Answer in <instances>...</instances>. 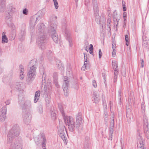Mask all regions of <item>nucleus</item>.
Wrapping results in <instances>:
<instances>
[{
    "mask_svg": "<svg viewBox=\"0 0 149 149\" xmlns=\"http://www.w3.org/2000/svg\"><path fill=\"white\" fill-rule=\"evenodd\" d=\"M54 79V83L55 84L56 86L58 88L59 87V85L58 84L57 81V78L56 77H54V76L53 77Z\"/></svg>",
    "mask_w": 149,
    "mask_h": 149,
    "instance_id": "nucleus-26",
    "label": "nucleus"
},
{
    "mask_svg": "<svg viewBox=\"0 0 149 149\" xmlns=\"http://www.w3.org/2000/svg\"><path fill=\"white\" fill-rule=\"evenodd\" d=\"M33 77H28V79L26 80L27 84H30L32 81Z\"/></svg>",
    "mask_w": 149,
    "mask_h": 149,
    "instance_id": "nucleus-27",
    "label": "nucleus"
},
{
    "mask_svg": "<svg viewBox=\"0 0 149 149\" xmlns=\"http://www.w3.org/2000/svg\"><path fill=\"white\" fill-rule=\"evenodd\" d=\"M12 76L11 75H8L3 79V82L5 83H7L12 79Z\"/></svg>",
    "mask_w": 149,
    "mask_h": 149,
    "instance_id": "nucleus-23",
    "label": "nucleus"
},
{
    "mask_svg": "<svg viewBox=\"0 0 149 149\" xmlns=\"http://www.w3.org/2000/svg\"><path fill=\"white\" fill-rule=\"evenodd\" d=\"M93 85L95 88H96L97 86V84L96 81L95 80H93L92 81Z\"/></svg>",
    "mask_w": 149,
    "mask_h": 149,
    "instance_id": "nucleus-41",
    "label": "nucleus"
},
{
    "mask_svg": "<svg viewBox=\"0 0 149 149\" xmlns=\"http://www.w3.org/2000/svg\"><path fill=\"white\" fill-rule=\"evenodd\" d=\"M16 10V8L14 7H11L10 11L12 12H14Z\"/></svg>",
    "mask_w": 149,
    "mask_h": 149,
    "instance_id": "nucleus-45",
    "label": "nucleus"
},
{
    "mask_svg": "<svg viewBox=\"0 0 149 149\" xmlns=\"http://www.w3.org/2000/svg\"><path fill=\"white\" fill-rule=\"evenodd\" d=\"M76 120L75 126L77 127L78 128L83 123V120L80 113H79L77 115Z\"/></svg>",
    "mask_w": 149,
    "mask_h": 149,
    "instance_id": "nucleus-13",
    "label": "nucleus"
},
{
    "mask_svg": "<svg viewBox=\"0 0 149 149\" xmlns=\"http://www.w3.org/2000/svg\"><path fill=\"white\" fill-rule=\"evenodd\" d=\"M139 146L141 148V149H145V148L144 147L145 143L144 142L143 139L140 137V138L139 140Z\"/></svg>",
    "mask_w": 149,
    "mask_h": 149,
    "instance_id": "nucleus-19",
    "label": "nucleus"
},
{
    "mask_svg": "<svg viewBox=\"0 0 149 149\" xmlns=\"http://www.w3.org/2000/svg\"><path fill=\"white\" fill-rule=\"evenodd\" d=\"M114 126V122L111 121L110 123V129H113Z\"/></svg>",
    "mask_w": 149,
    "mask_h": 149,
    "instance_id": "nucleus-38",
    "label": "nucleus"
},
{
    "mask_svg": "<svg viewBox=\"0 0 149 149\" xmlns=\"http://www.w3.org/2000/svg\"><path fill=\"white\" fill-rule=\"evenodd\" d=\"M36 66L35 64L32 65L31 67L27 74L28 77H33V79H34L36 76Z\"/></svg>",
    "mask_w": 149,
    "mask_h": 149,
    "instance_id": "nucleus-11",
    "label": "nucleus"
},
{
    "mask_svg": "<svg viewBox=\"0 0 149 149\" xmlns=\"http://www.w3.org/2000/svg\"><path fill=\"white\" fill-rule=\"evenodd\" d=\"M20 130L19 126L17 125H14L12 129L10 131L8 135L7 143L9 144L8 146H10L13 144H14L16 142H19L22 143L19 141H16L14 143H12L13 139L14 138L18 136L20 134Z\"/></svg>",
    "mask_w": 149,
    "mask_h": 149,
    "instance_id": "nucleus-2",
    "label": "nucleus"
},
{
    "mask_svg": "<svg viewBox=\"0 0 149 149\" xmlns=\"http://www.w3.org/2000/svg\"><path fill=\"white\" fill-rule=\"evenodd\" d=\"M25 34V31L24 29L22 30L19 34V39L21 41L23 40L24 38Z\"/></svg>",
    "mask_w": 149,
    "mask_h": 149,
    "instance_id": "nucleus-20",
    "label": "nucleus"
},
{
    "mask_svg": "<svg viewBox=\"0 0 149 149\" xmlns=\"http://www.w3.org/2000/svg\"><path fill=\"white\" fill-rule=\"evenodd\" d=\"M117 77L116 75H115L114 77V82H115L117 80Z\"/></svg>",
    "mask_w": 149,
    "mask_h": 149,
    "instance_id": "nucleus-59",
    "label": "nucleus"
},
{
    "mask_svg": "<svg viewBox=\"0 0 149 149\" xmlns=\"http://www.w3.org/2000/svg\"><path fill=\"white\" fill-rule=\"evenodd\" d=\"M93 98L95 102L97 103L100 101V97L98 91H95L93 93Z\"/></svg>",
    "mask_w": 149,
    "mask_h": 149,
    "instance_id": "nucleus-16",
    "label": "nucleus"
},
{
    "mask_svg": "<svg viewBox=\"0 0 149 149\" xmlns=\"http://www.w3.org/2000/svg\"><path fill=\"white\" fill-rule=\"evenodd\" d=\"M112 65L113 69H116L118 67L117 62L116 61H113Z\"/></svg>",
    "mask_w": 149,
    "mask_h": 149,
    "instance_id": "nucleus-25",
    "label": "nucleus"
},
{
    "mask_svg": "<svg viewBox=\"0 0 149 149\" xmlns=\"http://www.w3.org/2000/svg\"><path fill=\"white\" fill-rule=\"evenodd\" d=\"M46 105L48 106L49 105V104L50 102V99L49 98L47 97L45 99Z\"/></svg>",
    "mask_w": 149,
    "mask_h": 149,
    "instance_id": "nucleus-28",
    "label": "nucleus"
},
{
    "mask_svg": "<svg viewBox=\"0 0 149 149\" xmlns=\"http://www.w3.org/2000/svg\"><path fill=\"white\" fill-rule=\"evenodd\" d=\"M25 77L24 75H19V77L20 79H23Z\"/></svg>",
    "mask_w": 149,
    "mask_h": 149,
    "instance_id": "nucleus-49",
    "label": "nucleus"
},
{
    "mask_svg": "<svg viewBox=\"0 0 149 149\" xmlns=\"http://www.w3.org/2000/svg\"><path fill=\"white\" fill-rule=\"evenodd\" d=\"M63 88L64 91V95L67 96L68 94V87L69 86V81L67 77H65L63 79Z\"/></svg>",
    "mask_w": 149,
    "mask_h": 149,
    "instance_id": "nucleus-9",
    "label": "nucleus"
},
{
    "mask_svg": "<svg viewBox=\"0 0 149 149\" xmlns=\"http://www.w3.org/2000/svg\"><path fill=\"white\" fill-rule=\"evenodd\" d=\"M57 17L54 15H52L50 17L49 23V31L53 40L56 43L58 41V36L56 30L57 26Z\"/></svg>",
    "mask_w": 149,
    "mask_h": 149,
    "instance_id": "nucleus-1",
    "label": "nucleus"
},
{
    "mask_svg": "<svg viewBox=\"0 0 149 149\" xmlns=\"http://www.w3.org/2000/svg\"><path fill=\"white\" fill-rule=\"evenodd\" d=\"M12 16L9 13H7L6 15L5 20L7 22L9 21L11 22V20Z\"/></svg>",
    "mask_w": 149,
    "mask_h": 149,
    "instance_id": "nucleus-21",
    "label": "nucleus"
},
{
    "mask_svg": "<svg viewBox=\"0 0 149 149\" xmlns=\"http://www.w3.org/2000/svg\"><path fill=\"white\" fill-rule=\"evenodd\" d=\"M92 2L94 10H96L95 14V18L97 22H99L101 24V20L100 18L99 14L97 11L98 7V3L97 0H92ZM90 1L89 0H85V5L86 6H88L89 5Z\"/></svg>",
    "mask_w": 149,
    "mask_h": 149,
    "instance_id": "nucleus-5",
    "label": "nucleus"
},
{
    "mask_svg": "<svg viewBox=\"0 0 149 149\" xmlns=\"http://www.w3.org/2000/svg\"><path fill=\"white\" fill-rule=\"evenodd\" d=\"M19 68H20V70H19V72L20 73L24 72V68L23 66L22 65H19Z\"/></svg>",
    "mask_w": 149,
    "mask_h": 149,
    "instance_id": "nucleus-36",
    "label": "nucleus"
},
{
    "mask_svg": "<svg viewBox=\"0 0 149 149\" xmlns=\"http://www.w3.org/2000/svg\"><path fill=\"white\" fill-rule=\"evenodd\" d=\"M51 116L53 119H54L56 118V114L54 112H52V113Z\"/></svg>",
    "mask_w": 149,
    "mask_h": 149,
    "instance_id": "nucleus-35",
    "label": "nucleus"
},
{
    "mask_svg": "<svg viewBox=\"0 0 149 149\" xmlns=\"http://www.w3.org/2000/svg\"><path fill=\"white\" fill-rule=\"evenodd\" d=\"M38 111L39 113H41L43 112V109L42 106H40L38 108Z\"/></svg>",
    "mask_w": 149,
    "mask_h": 149,
    "instance_id": "nucleus-32",
    "label": "nucleus"
},
{
    "mask_svg": "<svg viewBox=\"0 0 149 149\" xmlns=\"http://www.w3.org/2000/svg\"><path fill=\"white\" fill-rule=\"evenodd\" d=\"M6 0H0V12H3L5 10Z\"/></svg>",
    "mask_w": 149,
    "mask_h": 149,
    "instance_id": "nucleus-17",
    "label": "nucleus"
},
{
    "mask_svg": "<svg viewBox=\"0 0 149 149\" xmlns=\"http://www.w3.org/2000/svg\"><path fill=\"white\" fill-rule=\"evenodd\" d=\"M114 70V71H115V72H114L115 75L116 76L118 74V71H117V70H116V69H115Z\"/></svg>",
    "mask_w": 149,
    "mask_h": 149,
    "instance_id": "nucleus-58",
    "label": "nucleus"
},
{
    "mask_svg": "<svg viewBox=\"0 0 149 149\" xmlns=\"http://www.w3.org/2000/svg\"><path fill=\"white\" fill-rule=\"evenodd\" d=\"M84 60L86 58L87 59L88 58V55L86 53H84Z\"/></svg>",
    "mask_w": 149,
    "mask_h": 149,
    "instance_id": "nucleus-47",
    "label": "nucleus"
},
{
    "mask_svg": "<svg viewBox=\"0 0 149 149\" xmlns=\"http://www.w3.org/2000/svg\"><path fill=\"white\" fill-rule=\"evenodd\" d=\"M125 41L129 40V38L128 37V35H126L125 36Z\"/></svg>",
    "mask_w": 149,
    "mask_h": 149,
    "instance_id": "nucleus-53",
    "label": "nucleus"
},
{
    "mask_svg": "<svg viewBox=\"0 0 149 149\" xmlns=\"http://www.w3.org/2000/svg\"><path fill=\"white\" fill-rule=\"evenodd\" d=\"M39 138L38 137H36L34 139V140L36 142H39L40 140H39Z\"/></svg>",
    "mask_w": 149,
    "mask_h": 149,
    "instance_id": "nucleus-46",
    "label": "nucleus"
},
{
    "mask_svg": "<svg viewBox=\"0 0 149 149\" xmlns=\"http://www.w3.org/2000/svg\"><path fill=\"white\" fill-rule=\"evenodd\" d=\"M65 34L66 39L69 42V45L70 47H72L73 45V43L72 41V38L70 36V33L68 31H66L65 32Z\"/></svg>",
    "mask_w": 149,
    "mask_h": 149,
    "instance_id": "nucleus-15",
    "label": "nucleus"
},
{
    "mask_svg": "<svg viewBox=\"0 0 149 149\" xmlns=\"http://www.w3.org/2000/svg\"><path fill=\"white\" fill-rule=\"evenodd\" d=\"M47 41L46 36H42L38 39L37 42L40 48L42 50H44L46 48V45Z\"/></svg>",
    "mask_w": 149,
    "mask_h": 149,
    "instance_id": "nucleus-7",
    "label": "nucleus"
},
{
    "mask_svg": "<svg viewBox=\"0 0 149 149\" xmlns=\"http://www.w3.org/2000/svg\"><path fill=\"white\" fill-rule=\"evenodd\" d=\"M55 7L56 9H57L58 8V5L57 0H53Z\"/></svg>",
    "mask_w": 149,
    "mask_h": 149,
    "instance_id": "nucleus-29",
    "label": "nucleus"
},
{
    "mask_svg": "<svg viewBox=\"0 0 149 149\" xmlns=\"http://www.w3.org/2000/svg\"><path fill=\"white\" fill-rule=\"evenodd\" d=\"M47 54H49V55H50L52 54V52L51 51H48Z\"/></svg>",
    "mask_w": 149,
    "mask_h": 149,
    "instance_id": "nucleus-60",
    "label": "nucleus"
},
{
    "mask_svg": "<svg viewBox=\"0 0 149 149\" xmlns=\"http://www.w3.org/2000/svg\"><path fill=\"white\" fill-rule=\"evenodd\" d=\"M86 66L84 65L81 68V70H84L86 69Z\"/></svg>",
    "mask_w": 149,
    "mask_h": 149,
    "instance_id": "nucleus-57",
    "label": "nucleus"
},
{
    "mask_svg": "<svg viewBox=\"0 0 149 149\" xmlns=\"http://www.w3.org/2000/svg\"><path fill=\"white\" fill-rule=\"evenodd\" d=\"M25 15H27L28 14V10L26 8L24 9L22 12Z\"/></svg>",
    "mask_w": 149,
    "mask_h": 149,
    "instance_id": "nucleus-34",
    "label": "nucleus"
},
{
    "mask_svg": "<svg viewBox=\"0 0 149 149\" xmlns=\"http://www.w3.org/2000/svg\"><path fill=\"white\" fill-rule=\"evenodd\" d=\"M113 129H110V136H111V140H112L111 136L113 133Z\"/></svg>",
    "mask_w": 149,
    "mask_h": 149,
    "instance_id": "nucleus-42",
    "label": "nucleus"
},
{
    "mask_svg": "<svg viewBox=\"0 0 149 149\" xmlns=\"http://www.w3.org/2000/svg\"><path fill=\"white\" fill-rule=\"evenodd\" d=\"M111 22V20L110 19H109L107 21V26L110 29V28L111 26V24H110V23Z\"/></svg>",
    "mask_w": 149,
    "mask_h": 149,
    "instance_id": "nucleus-37",
    "label": "nucleus"
},
{
    "mask_svg": "<svg viewBox=\"0 0 149 149\" xmlns=\"http://www.w3.org/2000/svg\"><path fill=\"white\" fill-rule=\"evenodd\" d=\"M31 102L29 100H25L22 104L21 107L23 110H29V109L31 107Z\"/></svg>",
    "mask_w": 149,
    "mask_h": 149,
    "instance_id": "nucleus-10",
    "label": "nucleus"
},
{
    "mask_svg": "<svg viewBox=\"0 0 149 149\" xmlns=\"http://www.w3.org/2000/svg\"><path fill=\"white\" fill-rule=\"evenodd\" d=\"M7 112V107L6 106H3L1 109L0 112V120L4 121L5 119L6 115Z\"/></svg>",
    "mask_w": 149,
    "mask_h": 149,
    "instance_id": "nucleus-12",
    "label": "nucleus"
},
{
    "mask_svg": "<svg viewBox=\"0 0 149 149\" xmlns=\"http://www.w3.org/2000/svg\"><path fill=\"white\" fill-rule=\"evenodd\" d=\"M3 69L1 68H0V74L3 72Z\"/></svg>",
    "mask_w": 149,
    "mask_h": 149,
    "instance_id": "nucleus-62",
    "label": "nucleus"
},
{
    "mask_svg": "<svg viewBox=\"0 0 149 149\" xmlns=\"http://www.w3.org/2000/svg\"><path fill=\"white\" fill-rule=\"evenodd\" d=\"M127 20L126 19H124V24H126Z\"/></svg>",
    "mask_w": 149,
    "mask_h": 149,
    "instance_id": "nucleus-64",
    "label": "nucleus"
},
{
    "mask_svg": "<svg viewBox=\"0 0 149 149\" xmlns=\"http://www.w3.org/2000/svg\"><path fill=\"white\" fill-rule=\"evenodd\" d=\"M40 95V91H37L36 92L34 100L35 102H37L39 98Z\"/></svg>",
    "mask_w": 149,
    "mask_h": 149,
    "instance_id": "nucleus-22",
    "label": "nucleus"
},
{
    "mask_svg": "<svg viewBox=\"0 0 149 149\" xmlns=\"http://www.w3.org/2000/svg\"><path fill=\"white\" fill-rule=\"evenodd\" d=\"M59 125L58 127V132L60 136L63 141H65L66 139V131L65 129V126L63 125L62 123L59 121Z\"/></svg>",
    "mask_w": 149,
    "mask_h": 149,
    "instance_id": "nucleus-6",
    "label": "nucleus"
},
{
    "mask_svg": "<svg viewBox=\"0 0 149 149\" xmlns=\"http://www.w3.org/2000/svg\"><path fill=\"white\" fill-rule=\"evenodd\" d=\"M116 54V51L115 49H113V52H112V55L113 57L115 56Z\"/></svg>",
    "mask_w": 149,
    "mask_h": 149,
    "instance_id": "nucleus-44",
    "label": "nucleus"
},
{
    "mask_svg": "<svg viewBox=\"0 0 149 149\" xmlns=\"http://www.w3.org/2000/svg\"><path fill=\"white\" fill-rule=\"evenodd\" d=\"M126 10V8L125 6H123V11H125Z\"/></svg>",
    "mask_w": 149,
    "mask_h": 149,
    "instance_id": "nucleus-61",
    "label": "nucleus"
},
{
    "mask_svg": "<svg viewBox=\"0 0 149 149\" xmlns=\"http://www.w3.org/2000/svg\"><path fill=\"white\" fill-rule=\"evenodd\" d=\"M127 16V13L126 12H124L123 14V18L125 19Z\"/></svg>",
    "mask_w": 149,
    "mask_h": 149,
    "instance_id": "nucleus-56",
    "label": "nucleus"
},
{
    "mask_svg": "<svg viewBox=\"0 0 149 149\" xmlns=\"http://www.w3.org/2000/svg\"><path fill=\"white\" fill-rule=\"evenodd\" d=\"M42 138L43 139V141L42 143V147L43 149H45V143L46 141L45 136H44L42 135Z\"/></svg>",
    "mask_w": 149,
    "mask_h": 149,
    "instance_id": "nucleus-24",
    "label": "nucleus"
},
{
    "mask_svg": "<svg viewBox=\"0 0 149 149\" xmlns=\"http://www.w3.org/2000/svg\"><path fill=\"white\" fill-rule=\"evenodd\" d=\"M145 134L146 137L147 139H149V130L148 129H147L146 130H145Z\"/></svg>",
    "mask_w": 149,
    "mask_h": 149,
    "instance_id": "nucleus-31",
    "label": "nucleus"
},
{
    "mask_svg": "<svg viewBox=\"0 0 149 149\" xmlns=\"http://www.w3.org/2000/svg\"><path fill=\"white\" fill-rule=\"evenodd\" d=\"M10 149H23L21 144L19 142H16L10 146Z\"/></svg>",
    "mask_w": 149,
    "mask_h": 149,
    "instance_id": "nucleus-14",
    "label": "nucleus"
},
{
    "mask_svg": "<svg viewBox=\"0 0 149 149\" xmlns=\"http://www.w3.org/2000/svg\"><path fill=\"white\" fill-rule=\"evenodd\" d=\"M87 60L86 58L84 60V65L86 66V67L87 66Z\"/></svg>",
    "mask_w": 149,
    "mask_h": 149,
    "instance_id": "nucleus-54",
    "label": "nucleus"
},
{
    "mask_svg": "<svg viewBox=\"0 0 149 149\" xmlns=\"http://www.w3.org/2000/svg\"><path fill=\"white\" fill-rule=\"evenodd\" d=\"M38 13L40 15L36 14L33 16L31 18L30 24L31 28L34 27L36 23L37 20L40 19L41 16L45 14L46 10L45 9H42L40 10Z\"/></svg>",
    "mask_w": 149,
    "mask_h": 149,
    "instance_id": "nucleus-4",
    "label": "nucleus"
},
{
    "mask_svg": "<svg viewBox=\"0 0 149 149\" xmlns=\"http://www.w3.org/2000/svg\"><path fill=\"white\" fill-rule=\"evenodd\" d=\"M6 32H4L2 33V43H7L8 42V39L7 37L5 35Z\"/></svg>",
    "mask_w": 149,
    "mask_h": 149,
    "instance_id": "nucleus-18",
    "label": "nucleus"
},
{
    "mask_svg": "<svg viewBox=\"0 0 149 149\" xmlns=\"http://www.w3.org/2000/svg\"><path fill=\"white\" fill-rule=\"evenodd\" d=\"M10 101L9 100H7L5 102L6 105H9L10 104Z\"/></svg>",
    "mask_w": 149,
    "mask_h": 149,
    "instance_id": "nucleus-55",
    "label": "nucleus"
},
{
    "mask_svg": "<svg viewBox=\"0 0 149 149\" xmlns=\"http://www.w3.org/2000/svg\"><path fill=\"white\" fill-rule=\"evenodd\" d=\"M112 45L113 49H115L116 48V44L114 41H112Z\"/></svg>",
    "mask_w": 149,
    "mask_h": 149,
    "instance_id": "nucleus-39",
    "label": "nucleus"
},
{
    "mask_svg": "<svg viewBox=\"0 0 149 149\" xmlns=\"http://www.w3.org/2000/svg\"><path fill=\"white\" fill-rule=\"evenodd\" d=\"M102 55V53L101 52V50L100 49H99V56L100 58H101Z\"/></svg>",
    "mask_w": 149,
    "mask_h": 149,
    "instance_id": "nucleus-43",
    "label": "nucleus"
},
{
    "mask_svg": "<svg viewBox=\"0 0 149 149\" xmlns=\"http://www.w3.org/2000/svg\"><path fill=\"white\" fill-rule=\"evenodd\" d=\"M103 105L104 107L106 109H107V106L106 105V103L105 101L104 100V102H103Z\"/></svg>",
    "mask_w": 149,
    "mask_h": 149,
    "instance_id": "nucleus-52",
    "label": "nucleus"
},
{
    "mask_svg": "<svg viewBox=\"0 0 149 149\" xmlns=\"http://www.w3.org/2000/svg\"><path fill=\"white\" fill-rule=\"evenodd\" d=\"M11 29L13 31V32L14 33L16 32V28L14 24H12L11 26Z\"/></svg>",
    "mask_w": 149,
    "mask_h": 149,
    "instance_id": "nucleus-30",
    "label": "nucleus"
},
{
    "mask_svg": "<svg viewBox=\"0 0 149 149\" xmlns=\"http://www.w3.org/2000/svg\"><path fill=\"white\" fill-rule=\"evenodd\" d=\"M129 40L126 41V45L128 46L129 45Z\"/></svg>",
    "mask_w": 149,
    "mask_h": 149,
    "instance_id": "nucleus-63",
    "label": "nucleus"
},
{
    "mask_svg": "<svg viewBox=\"0 0 149 149\" xmlns=\"http://www.w3.org/2000/svg\"><path fill=\"white\" fill-rule=\"evenodd\" d=\"M44 26V24L42 23H41L38 25V28L40 30L42 29Z\"/></svg>",
    "mask_w": 149,
    "mask_h": 149,
    "instance_id": "nucleus-40",
    "label": "nucleus"
},
{
    "mask_svg": "<svg viewBox=\"0 0 149 149\" xmlns=\"http://www.w3.org/2000/svg\"><path fill=\"white\" fill-rule=\"evenodd\" d=\"M141 66L143 68V59H141Z\"/></svg>",
    "mask_w": 149,
    "mask_h": 149,
    "instance_id": "nucleus-48",
    "label": "nucleus"
},
{
    "mask_svg": "<svg viewBox=\"0 0 149 149\" xmlns=\"http://www.w3.org/2000/svg\"><path fill=\"white\" fill-rule=\"evenodd\" d=\"M31 118V112L29 110H23V120L26 124H28L30 121Z\"/></svg>",
    "mask_w": 149,
    "mask_h": 149,
    "instance_id": "nucleus-8",
    "label": "nucleus"
},
{
    "mask_svg": "<svg viewBox=\"0 0 149 149\" xmlns=\"http://www.w3.org/2000/svg\"><path fill=\"white\" fill-rule=\"evenodd\" d=\"M89 50H93V46L92 44H90V47L89 48Z\"/></svg>",
    "mask_w": 149,
    "mask_h": 149,
    "instance_id": "nucleus-51",
    "label": "nucleus"
},
{
    "mask_svg": "<svg viewBox=\"0 0 149 149\" xmlns=\"http://www.w3.org/2000/svg\"><path fill=\"white\" fill-rule=\"evenodd\" d=\"M111 121H113L114 122V115L113 113H112V116L111 118Z\"/></svg>",
    "mask_w": 149,
    "mask_h": 149,
    "instance_id": "nucleus-50",
    "label": "nucleus"
},
{
    "mask_svg": "<svg viewBox=\"0 0 149 149\" xmlns=\"http://www.w3.org/2000/svg\"><path fill=\"white\" fill-rule=\"evenodd\" d=\"M58 107L63 117L65 123L68 125L69 130L71 132L73 131L75 127L74 121L73 118L72 117L65 116L64 108L61 104H59Z\"/></svg>",
    "mask_w": 149,
    "mask_h": 149,
    "instance_id": "nucleus-3",
    "label": "nucleus"
},
{
    "mask_svg": "<svg viewBox=\"0 0 149 149\" xmlns=\"http://www.w3.org/2000/svg\"><path fill=\"white\" fill-rule=\"evenodd\" d=\"M73 88L76 90H78L79 88L78 84L77 82H75L74 84Z\"/></svg>",
    "mask_w": 149,
    "mask_h": 149,
    "instance_id": "nucleus-33",
    "label": "nucleus"
}]
</instances>
